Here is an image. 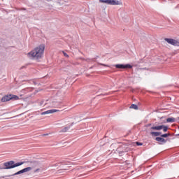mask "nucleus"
<instances>
[{
  "instance_id": "nucleus-1",
  "label": "nucleus",
  "mask_w": 179,
  "mask_h": 179,
  "mask_svg": "<svg viewBox=\"0 0 179 179\" xmlns=\"http://www.w3.org/2000/svg\"><path fill=\"white\" fill-rule=\"evenodd\" d=\"M45 46L44 45H40L39 46L35 48L32 51L27 54L29 58L31 59H40L43 55L44 54V50Z\"/></svg>"
},
{
  "instance_id": "nucleus-7",
  "label": "nucleus",
  "mask_w": 179,
  "mask_h": 179,
  "mask_svg": "<svg viewBox=\"0 0 179 179\" xmlns=\"http://www.w3.org/2000/svg\"><path fill=\"white\" fill-rule=\"evenodd\" d=\"M31 171V167H27L22 170H20L15 173L13 174L12 176H19V174H23V173H27L29 171Z\"/></svg>"
},
{
  "instance_id": "nucleus-17",
  "label": "nucleus",
  "mask_w": 179,
  "mask_h": 179,
  "mask_svg": "<svg viewBox=\"0 0 179 179\" xmlns=\"http://www.w3.org/2000/svg\"><path fill=\"white\" fill-rule=\"evenodd\" d=\"M169 136H170V134H162L161 135L162 138H167Z\"/></svg>"
},
{
  "instance_id": "nucleus-25",
  "label": "nucleus",
  "mask_w": 179,
  "mask_h": 179,
  "mask_svg": "<svg viewBox=\"0 0 179 179\" xmlns=\"http://www.w3.org/2000/svg\"><path fill=\"white\" fill-rule=\"evenodd\" d=\"M6 176H2L1 178H5Z\"/></svg>"
},
{
  "instance_id": "nucleus-27",
  "label": "nucleus",
  "mask_w": 179,
  "mask_h": 179,
  "mask_svg": "<svg viewBox=\"0 0 179 179\" xmlns=\"http://www.w3.org/2000/svg\"><path fill=\"white\" fill-rule=\"evenodd\" d=\"M101 65L106 66V65H104V64H101Z\"/></svg>"
},
{
  "instance_id": "nucleus-5",
  "label": "nucleus",
  "mask_w": 179,
  "mask_h": 179,
  "mask_svg": "<svg viewBox=\"0 0 179 179\" xmlns=\"http://www.w3.org/2000/svg\"><path fill=\"white\" fill-rule=\"evenodd\" d=\"M129 150V148H128V145H123L121 147L117 148L116 152H118L120 155L121 153H124V152H128Z\"/></svg>"
},
{
  "instance_id": "nucleus-30",
  "label": "nucleus",
  "mask_w": 179,
  "mask_h": 179,
  "mask_svg": "<svg viewBox=\"0 0 179 179\" xmlns=\"http://www.w3.org/2000/svg\"><path fill=\"white\" fill-rule=\"evenodd\" d=\"M45 135H47V134H44V136H45Z\"/></svg>"
},
{
  "instance_id": "nucleus-19",
  "label": "nucleus",
  "mask_w": 179,
  "mask_h": 179,
  "mask_svg": "<svg viewBox=\"0 0 179 179\" xmlns=\"http://www.w3.org/2000/svg\"><path fill=\"white\" fill-rule=\"evenodd\" d=\"M64 55L66 57V58H69V55H68V54L65 52H63Z\"/></svg>"
},
{
  "instance_id": "nucleus-11",
  "label": "nucleus",
  "mask_w": 179,
  "mask_h": 179,
  "mask_svg": "<svg viewBox=\"0 0 179 179\" xmlns=\"http://www.w3.org/2000/svg\"><path fill=\"white\" fill-rule=\"evenodd\" d=\"M151 129L152 131H161V129H163V125L153 126L151 127Z\"/></svg>"
},
{
  "instance_id": "nucleus-9",
  "label": "nucleus",
  "mask_w": 179,
  "mask_h": 179,
  "mask_svg": "<svg viewBox=\"0 0 179 179\" xmlns=\"http://www.w3.org/2000/svg\"><path fill=\"white\" fill-rule=\"evenodd\" d=\"M155 141H157V142H159V145H163V143H166L167 142V140L162 137H157L155 138Z\"/></svg>"
},
{
  "instance_id": "nucleus-28",
  "label": "nucleus",
  "mask_w": 179,
  "mask_h": 179,
  "mask_svg": "<svg viewBox=\"0 0 179 179\" xmlns=\"http://www.w3.org/2000/svg\"><path fill=\"white\" fill-rule=\"evenodd\" d=\"M36 171H38V169H37Z\"/></svg>"
},
{
  "instance_id": "nucleus-13",
  "label": "nucleus",
  "mask_w": 179,
  "mask_h": 179,
  "mask_svg": "<svg viewBox=\"0 0 179 179\" xmlns=\"http://www.w3.org/2000/svg\"><path fill=\"white\" fill-rule=\"evenodd\" d=\"M70 128H71V126L66 127L63 129H61L59 132V134H62V132H68V131H69Z\"/></svg>"
},
{
  "instance_id": "nucleus-24",
  "label": "nucleus",
  "mask_w": 179,
  "mask_h": 179,
  "mask_svg": "<svg viewBox=\"0 0 179 179\" xmlns=\"http://www.w3.org/2000/svg\"><path fill=\"white\" fill-rule=\"evenodd\" d=\"M0 170H3V168H2V167H0Z\"/></svg>"
},
{
  "instance_id": "nucleus-16",
  "label": "nucleus",
  "mask_w": 179,
  "mask_h": 179,
  "mask_svg": "<svg viewBox=\"0 0 179 179\" xmlns=\"http://www.w3.org/2000/svg\"><path fill=\"white\" fill-rule=\"evenodd\" d=\"M130 108H133L134 110H138V105L132 104V105L130 106Z\"/></svg>"
},
{
  "instance_id": "nucleus-3",
  "label": "nucleus",
  "mask_w": 179,
  "mask_h": 179,
  "mask_svg": "<svg viewBox=\"0 0 179 179\" xmlns=\"http://www.w3.org/2000/svg\"><path fill=\"white\" fill-rule=\"evenodd\" d=\"M99 2L107 5H122V3L118 0H99Z\"/></svg>"
},
{
  "instance_id": "nucleus-14",
  "label": "nucleus",
  "mask_w": 179,
  "mask_h": 179,
  "mask_svg": "<svg viewBox=\"0 0 179 179\" xmlns=\"http://www.w3.org/2000/svg\"><path fill=\"white\" fill-rule=\"evenodd\" d=\"M166 122H176V119L173 117H170L166 119Z\"/></svg>"
},
{
  "instance_id": "nucleus-10",
  "label": "nucleus",
  "mask_w": 179,
  "mask_h": 179,
  "mask_svg": "<svg viewBox=\"0 0 179 179\" xmlns=\"http://www.w3.org/2000/svg\"><path fill=\"white\" fill-rule=\"evenodd\" d=\"M9 100H12V95H6L1 99V101L5 103V101H9Z\"/></svg>"
},
{
  "instance_id": "nucleus-22",
  "label": "nucleus",
  "mask_w": 179,
  "mask_h": 179,
  "mask_svg": "<svg viewBox=\"0 0 179 179\" xmlns=\"http://www.w3.org/2000/svg\"><path fill=\"white\" fill-rule=\"evenodd\" d=\"M75 123L74 122H72L70 125V127H72V125H73Z\"/></svg>"
},
{
  "instance_id": "nucleus-21",
  "label": "nucleus",
  "mask_w": 179,
  "mask_h": 179,
  "mask_svg": "<svg viewBox=\"0 0 179 179\" xmlns=\"http://www.w3.org/2000/svg\"><path fill=\"white\" fill-rule=\"evenodd\" d=\"M52 107H54V108L58 107V105H55V104L53 103V104L52 105Z\"/></svg>"
},
{
  "instance_id": "nucleus-20",
  "label": "nucleus",
  "mask_w": 179,
  "mask_h": 179,
  "mask_svg": "<svg viewBox=\"0 0 179 179\" xmlns=\"http://www.w3.org/2000/svg\"><path fill=\"white\" fill-rule=\"evenodd\" d=\"M137 146H142V143L136 142Z\"/></svg>"
},
{
  "instance_id": "nucleus-26",
  "label": "nucleus",
  "mask_w": 179,
  "mask_h": 179,
  "mask_svg": "<svg viewBox=\"0 0 179 179\" xmlns=\"http://www.w3.org/2000/svg\"><path fill=\"white\" fill-rule=\"evenodd\" d=\"M43 104V101L42 102H41V106Z\"/></svg>"
},
{
  "instance_id": "nucleus-29",
  "label": "nucleus",
  "mask_w": 179,
  "mask_h": 179,
  "mask_svg": "<svg viewBox=\"0 0 179 179\" xmlns=\"http://www.w3.org/2000/svg\"><path fill=\"white\" fill-rule=\"evenodd\" d=\"M178 136H179V134H178Z\"/></svg>"
},
{
  "instance_id": "nucleus-12",
  "label": "nucleus",
  "mask_w": 179,
  "mask_h": 179,
  "mask_svg": "<svg viewBox=\"0 0 179 179\" xmlns=\"http://www.w3.org/2000/svg\"><path fill=\"white\" fill-rule=\"evenodd\" d=\"M150 135H152V136H160L162 135V132L151 131Z\"/></svg>"
},
{
  "instance_id": "nucleus-23",
  "label": "nucleus",
  "mask_w": 179,
  "mask_h": 179,
  "mask_svg": "<svg viewBox=\"0 0 179 179\" xmlns=\"http://www.w3.org/2000/svg\"><path fill=\"white\" fill-rule=\"evenodd\" d=\"M150 125H152L151 124H149L147 125V127H150Z\"/></svg>"
},
{
  "instance_id": "nucleus-6",
  "label": "nucleus",
  "mask_w": 179,
  "mask_h": 179,
  "mask_svg": "<svg viewBox=\"0 0 179 179\" xmlns=\"http://www.w3.org/2000/svg\"><path fill=\"white\" fill-rule=\"evenodd\" d=\"M115 66L118 69H127V68L131 69V68H132V66L130 64H115Z\"/></svg>"
},
{
  "instance_id": "nucleus-4",
  "label": "nucleus",
  "mask_w": 179,
  "mask_h": 179,
  "mask_svg": "<svg viewBox=\"0 0 179 179\" xmlns=\"http://www.w3.org/2000/svg\"><path fill=\"white\" fill-rule=\"evenodd\" d=\"M165 41H167L168 43L171 44V45L179 47V41L173 38H165Z\"/></svg>"
},
{
  "instance_id": "nucleus-31",
  "label": "nucleus",
  "mask_w": 179,
  "mask_h": 179,
  "mask_svg": "<svg viewBox=\"0 0 179 179\" xmlns=\"http://www.w3.org/2000/svg\"><path fill=\"white\" fill-rule=\"evenodd\" d=\"M34 163H36V162H34Z\"/></svg>"
},
{
  "instance_id": "nucleus-18",
  "label": "nucleus",
  "mask_w": 179,
  "mask_h": 179,
  "mask_svg": "<svg viewBox=\"0 0 179 179\" xmlns=\"http://www.w3.org/2000/svg\"><path fill=\"white\" fill-rule=\"evenodd\" d=\"M162 129L164 132H167V130L169 129V127H167L166 126L163 125Z\"/></svg>"
},
{
  "instance_id": "nucleus-8",
  "label": "nucleus",
  "mask_w": 179,
  "mask_h": 179,
  "mask_svg": "<svg viewBox=\"0 0 179 179\" xmlns=\"http://www.w3.org/2000/svg\"><path fill=\"white\" fill-rule=\"evenodd\" d=\"M58 111H59V110H56V109H50L49 110H46L45 112H42L41 113V115H46V114H52V113H57Z\"/></svg>"
},
{
  "instance_id": "nucleus-2",
  "label": "nucleus",
  "mask_w": 179,
  "mask_h": 179,
  "mask_svg": "<svg viewBox=\"0 0 179 179\" xmlns=\"http://www.w3.org/2000/svg\"><path fill=\"white\" fill-rule=\"evenodd\" d=\"M22 164H24V162H17L15 164V161H10L5 162L3 164V166H5L3 168V170H9L10 169H15V167H19V166H22Z\"/></svg>"
},
{
  "instance_id": "nucleus-15",
  "label": "nucleus",
  "mask_w": 179,
  "mask_h": 179,
  "mask_svg": "<svg viewBox=\"0 0 179 179\" xmlns=\"http://www.w3.org/2000/svg\"><path fill=\"white\" fill-rule=\"evenodd\" d=\"M11 100H19V96L16 95H11Z\"/></svg>"
}]
</instances>
